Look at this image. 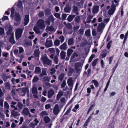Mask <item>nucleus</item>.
<instances>
[{"label": "nucleus", "instance_id": "obj_42", "mask_svg": "<svg viewBox=\"0 0 128 128\" xmlns=\"http://www.w3.org/2000/svg\"><path fill=\"white\" fill-rule=\"evenodd\" d=\"M112 41H110L108 42L106 47L109 50L110 49L111 46V44L112 43Z\"/></svg>", "mask_w": 128, "mask_h": 128}, {"label": "nucleus", "instance_id": "obj_30", "mask_svg": "<svg viewBox=\"0 0 128 128\" xmlns=\"http://www.w3.org/2000/svg\"><path fill=\"white\" fill-rule=\"evenodd\" d=\"M32 93H36L38 92L36 88L34 86H33L32 88Z\"/></svg>", "mask_w": 128, "mask_h": 128}, {"label": "nucleus", "instance_id": "obj_18", "mask_svg": "<svg viewBox=\"0 0 128 128\" xmlns=\"http://www.w3.org/2000/svg\"><path fill=\"white\" fill-rule=\"evenodd\" d=\"M10 28L6 32V34L8 36L9 35L10 36H11V34L13 33L12 32V27L11 26H9Z\"/></svg>", "mask_w": 128, "mask_h": 128}, {"label": "nucleus", "instance_id": "obj_41", "mask_svg": "<svg viewBox=\"0 0 128 128\" xmlns=\"http://www.w3.org/2000/svg\"><path fill=\"white\" fill-rule=\"evenodd\" d=\"M18 106L20 109H22L23 108V104L21 102H19L18 104Z\"/></svg>", "mask_w": 128, "mask_h": 128}, {"label": "nucleus", "instance_id": "obj_36", "mask_svg": "<svg viewBox=\"0 0 128 128\" xmlns=\"http://www.w3.org/2000/svg\"><path fill=\"white\" fill-rule=\"evenodd\" d=\"M73 40L71 38L68 41V44L69 45H71L74 44Z\"/></svg>", "mask_w": 128, "mask_h": 128}, {"label": "nucleus", "instance_id": "obj_31", "mask_svg": "<svg viewBox=\"0 0 128 128\" xmlns=\"http://www.w3.org/2000/svg\"><path fill=\"white\" fill-rule=\"evenodd\" d=\"M40 54V52L38 50L35 51L34 52V55L35 57L39 58Z\"/></svg>", "mask_w": 128, "mask_h": 128}, {"label": "nucleus", "instance_id": "obj_11", "mask_svg": "<svg viewBox=\"0 0 128 128\" xmlns=\"http://www.w3.org/2000/svg\"><path fill=\"white\" fill-rule=\"evenodd\" d=\"M29 109L26 108H24L21 112L22 114L24 116H28L29 113Z\"/></svg>", "mask_w": 128, "mask_h": 128}, {"label": "nucleus", "instance_id": "obj_51", "mask_svg": "<svg viewBox=\"0 0 128 128\" xmlns=\"http://www.w3.org/2000/svg\"><path fill=\"white\" fill-rule=\"evenodd\" d=\"M72 106H71L68 109V110L65 113V114L67 115L70 112L72 108Z\"/></svg>", "mask_w": 128, "mask_h": 128}, {"label": "nucleus", "instance_id": "obj_52", "mask_svg": "<svg viewBox=\"0 0 128 128\" xmlns=\"http://www.w3.org/2000/svg\"><path fill=\"white\" fill-rule=\"evenodd\" d=\"M98 61V59L97 58L96 59L92 64V65L94 66H95L96 64Z\"/></svg>", "mask_w": 128, "mask_h": 128}, {"label": "nucleus", "instance_id": "obj_32", "mask_svg": "<svg viewBox=\"0 0 128 128\" xmlns=\"http://www.w3.org/2000/svg\"><path fill=\"white\" fill-rule=\"evenodd\" d=\"M65 12H70V8L68 6H66L64 9Z\"/></svg>", "mask_w": 128, "mask_h": 128}, {"label": "nucleus", "instance_id": "obj_9", "mask_svg": "<svg viewBox=\"0 0 128 128\" xmlns=\"http://www.w3.org/2000/svg\"><path fill=\"white\" fill-rule=\"evenodd\" d=\"M60 110L59 108V106L58 104H56L54 109L53 112L55 115L58 114L59 113Z\"/></svg>", "mask_w": 128, "mask_h": 128}, {"label": "nucleus", "instance_id": "obj_64", "mask_svg": "<svg viewBox=\"0 0 128 128\" xmlns=\"http://www.w3.org/2000/svg\"><path fill=\"white\" fill-rule=\"evenodd\" d=\"M60 101L62 103H65L66 102L65 98L64 97L62 98L60 100Z\"/></svg>", "mask_w": 128, "mask_h": 128}, {"label": "nucleus", "instance_id": "obj_28", "mask_svg": "<svg viewBox=\"0 0 128 128\" xmlns=\"http://www.w3.org/2000/svg\"><path fill=\"white\" fill-rule=\"evenodd\" d=\"M92 82L94 84V86L96 87L98 86V82L96 80H92Z\"/></svg>", "mask_w": 128, "mask_h": 128}, {"label": "nucleus", "instance_id": "obj_57", "mask_svg": "<svg viewBox=\"0 0 128 128\" xmlns=\"http://www.w3.org/2000/svg\"><path fill=\"white\" fill-rule=\"evenodd\" d=\"M45 107L46 109H49L51 107L50 105V104H46L45 105Z\"/></svg>", "mask_w": 128, "mask_h": 128}, {"label": "nucleus", "instance_id": "obj_16", "mask_svg": "<svg viewBox=\"0 0 128 128\" xmlns=\"http://www.w3.org/2000/svg\"><path fill=\"white\" fill-rule=\"evenodd\" d=\"M54 94V92L53 90H50L48 91V98H51Z\"/></svg>", "mask_w": 128, "mask_h": 128}, {"label": "nucleus", "instance_id": "obj_62", "mask_svg": "<svg viewBox=\"0 0 128 128\" xmlns=\"http://www.w3.org/2000/svg\"><path fill=\"white\" fill-rule=\"evenodd\" d=\"M66 84V82L64 80L63 81L62 83L61 84V86L62 88H63L64 87Z\"/></svg>", "mask_w": 128, "mask_h": 128}, {"label": "nucleus", "instance_id": "obj_47", "mask_svg": "<svg viewBox=\"0 0 128 128\" xmlns=\"http://www.w3.org/2000/svg\"><path fill=\"white\" fill-rule=\"evenodd\" d=\"M95 106V105L94 104L90 106V108L88 110V114L92 110V108L94 107Z\"/></svg>", "mask_w": 128, "mask_h": 128}, {"label": "nucleus", "instance_id": "obj_10", "mask_svg": "<svg viewBox=\"0 0 128 128\" xmlns=\"http://www.w3.org/2000/svg\"><path fill=\"white\" fill-rule=\"evenodd\" d=\"M48 39H46V42L45 43V45L47 48L50 47L52 46V42L51 40H48Z\"/></svg>", "mask_w": 128, "mask_h": 128}, {"label": "nucleus", "instance_id": "obj_26", "mask_svg": "<svg viewBox=\"0 0 128 128\" xmlns=\"http://www.w3.org/2000/svg\"><path fill=\"white\" fill-rule=\"evenodd\" d=\"M4 28H0V36H4Z\"/></svg>", "mask_w": 128, "mask_h": 128}, {"label": "nucleus", "instance_id": "obj_21", "mask_svg": "<svg viewBox=\"0 0 128 128\" xmlns=\"http://www.w3.org/2000/svg\"><path fill=\"white\" fill-rule=\"evenodd\" d=\"M41 69L39 67H36L35 69L34 72L36 74H38L41 72Z\"/></svg>", "mask_w": 128, "mask_h": 128}, {"label": "nucleus", "instance_id": "obj_53", "mask_svg": "<svg viewBox=\"0 0 128 128\" xmlns=\"http://www.w3.org/2000/svg\"><path fill=\"white\" fill-rule=\"evenodd\" d=\"M64 75L63 74H60V76H59L58 78L60 80H62L64 77Z\"/></svg>", "mask_w": 128, "mask_h": 128}, {"label": "nucleus", "instance_id": "obj_39", "mask_svg": "<svg viewBox=\"0 0 128 128\" xmlns=\"http://www.w3.org/2000/svg\"><path fill=\"white\" fill-rule=\"evenodd\" d=\"M46 75V70H42V73L40 75V76L42 77V75Z\"/></svg>", "mask_w": 128, "mask_h": 128}, {"label": "nucleus", "instance_id": "obj_15", "mask_svg": "<svg viewBox=\"0 0 128 128\" xmlns=\"http://www.w3.org/2000/svg\"><path fill=\"white\" fill-rule=\"evenodd\" d=\"M2 77L4 81H6L7 79L10 78L11 76H7L5 74H3L2 75Z\"/></svg>", "mask_w": 128, "mask_h": 128}, {"label": "nucleus", "instance_id": "obj_17", "mask_svg": "<svg viewBox=\"0 0 128 128\" xmlns=\"http://www.w3.org/2000/svg\"><path fill=\"white\" fill-rule=\"evenodd\" d=\"M14 33L11 34V36H10V42L13 44H14L15 43L14 39Z\"/></svg>", "mask_w": 128, "mask_h": 128}, {"label": "nucleus", "instance_id": "obj_35", "mask_svg": "<svg viewBox=\"0 0 128 128\" xmlns=\"http://www.w3.org/2000/svg\"><path fill=\"white\" fill-rule=\"evenodd\" d=\"M44 119L46 123L48 122L50 120V119L48 116L45 117L44 118Z\"/></svg>", "mask_w": 128, "mask_h": 128}, {"label": "nucleus", "instance_id": "obj_29", "mask_svg": "<svg viewBox=\"0 0 128 128\" xmlns=\"http://www.w3.org/2000/svg\"><path fill=\"white\" fill-rule=\"evenodd\" d=\"M62 95V91H60L59 92L58 94L57 95L56 99L58 100L60 97Z\"/></svg>", "mask_w": 128, "mask_h": 128}, {"label": "nucleus", "instance_id": "obj_34", "mask_svg": "<svg viewBox=\"0 0 128 128\" xmlns=\"http://www.w3.org/2000/svg\"><path fill=\"white\" fill-rule=\"evenodd\" d=\"M85 34L88 36H90V29L87 30L85 32Z\"/></svg>", "mask_w": 128, "mask_h": 128}, {"label": "nucleus", "instance_id": "obj_40", "mask_svg": "<svg viewBox=\"0 0 128 128\" xmlns=\"http://www.w3.org/2000/svg\"><path fill=\"white\" fill-rule=\"evenodd\" d=\"M39 80L37 76H35L32 80V82H37Z\"/></svg>", "mask_w": 128, "mask_h": 128}, {"label": "nucleus", "instance_id": "obj_25", "mask_svg": "<svg viewBox=\"0 0 128 128\" xmlns=\"http://www.w3.org/2000/svg\"><path fill=\"white\" fill-rule=\"evenodd\" d=\"M73 52V50L72 49L70 48L68 49L67 50V54L68 56L69 57H70Z\"/></svg>", "mask_w": 128, "mask_h": 128}, {"label": "nucleus", "instance_id": "obj_56", "mask_svg": "<svg viewBox=\"0 0 128 128\" xmlns=\"http://www.w3.org/2000/svg\"><path fill=\"white\" fill-rule=\"evenodd\" d=\"M8 16H4L2 18V20L3 21L8 20Z\"/></svg>", "mask_w": 128, "mask_h": 128}, {"label": "nucleus", "instance_id": "obj_4", "mask_svg": "<svg viewBox=\"0 0 128 128\" xmlns=\"http://www.w3.org/2000/svg\"><path fill=\"white\" fill-rule=\"evenodd\" d=\"M19 1L17 3L15 4V5H16V7L19 11L22 12L23 11V7L22 4V2H23L24 0H19Z\"/></svg>", "mask_w": 128, "mask_h": 128}, {"label": "nucleus", "instance_id": "obj_45", "mask_svg": "<svg viewBox=\"0 0 128 128\" xmlns=\"http://www.w3.org/2000/svg\"><path fill=\"white\" fill-rule=\"evenodd\" d=\"M90 118H89L85 122L84 124L83 125V126L84 127H86L88 126V123L90 121V120H89Z\"/></svg>", "mask_w": 128, "mask_h": 128}, {"label": "nucleus", "instance_id": "obj_5", "mask_svg": "<svg viewBox=\"0 0 128 128\" xmlns=\"http://www.w3.org/2000/svg\"><path fill=\"white\" fill-rule=\"evenodd\" d=\"M37 25L38 27L40 29H43L45 27L44 21L42 20H39L37 22Z\"/></svg>", "mask_w": 128, "mask_h": 128}, {"label": "nucleus", "instance_id": "obj_3", "mask_svg": "<svg viewBox=\"0 0 128 128\" xmlns=\"http://www.w3.org/2000/svg\"><path fill=\"white\" fill-rule=\"evenodd\" d=\"M41 60L43 62L44 64L48 65H50L51 64L52 62L47 57L46 54H44L42 56L41 58Z\"/></svg>", "mask_w": 128, "mask_h": 128}, {"label": "nucleus", "instance_id": "obj_7", "mask_svg": "<svg viewBox=\"0 0 128 128\" xmlns=\"http://www.w3.org/2000/svg\"><path fill=\"white\" fill-rule=\"evenodd\" d=\"M105 25L104 23L102 22L98 25L97 28V31L98 32H102L105 27Z\"/></svg>", "mask_w": 128, "mask_h": 128}, {"label": "nucleus", "instance_id": "obj_13", "mask_svg": "<svg viewBox=\"0 0 128 128\" xmlns=\"http://www.w3.org/2000/svg\"><path fill=\"white\" fill-rule=\"evenodd\" d=\"M68 84L69 86L71 88H72L73 86V82L72 80V79L71 78H69L67 81Z\"/></svg>", "mask_w": 128, "mask_h": 128}, {"label": "nucleus", "instance_id": "obj_8", "mask_svg": "<svg viewBox=\"0 0 128 128\" xmlns=\"http://www.w3.org/2000/svg\"><path fill=\"white\" fill-rule=\"evenodd\" d=\"M46 30L48 32H54L55 31L56 29L52 26H50L46 27Z\"/></svg>", "mask_w": 128, "mask_h": 128}, {"label": "nucleus", "instance_id": "obj_44", "mask_svg": "<svg viewBox=\"0 0 128 128\" xmlns=\"http://www.w3.org/2000/svg\"><path fill=\"white\" fill-rule=\"evenodd\" d=\"M94 56L95 55L94 54H92L89 58L88 60V62H90Z\"/></svg>", "mask_w": 128, "mask_h": 128}, {"label": "nucleus", "instance_id": "obj_58", "mask_svg": "<svg viewBox=\"0 0 128 128\" xmlns=\"http://www.w3.org/2000/svg\"><path fill=\"white\" fill-rule=\"evenodd\" d=\"M46 24L48 25H49L50 24V22L48 18L46 20Z\"/></svg>", "mask_w": 128, "mask_h": 128}, {"label": "nucleus", "instance_id": "obj_38", "mask_svg": "<svg viewBox=\"0 0 128 128\" xmlns=\"http://www.w3.org/2000/svg\"><path fill=\"white\" fill-rule=\"evenodd\" d=\"M48 114V113L45 111H42L40 113L41 116H43L46 115H47Z\"/></svg>", "mask_w": 128, "mask_h": 128}, {"label": "nucleus", "instance_id": "obj_1", "mask_svg": "<svg viewBox=\"0 0 128 128\" xmlns=\"http://www.w3.org/2000/svg\"><path fill=\"white\" fill-rule=\"evenodd\" d=\"M118 5V1L116 0H112L111 7L108 11V13L109 15H111L114 14L116 10V7Z\"/></svg>", "mask_w": 128, "mask_h": 128}, {"label": "nucleus", "instance_id": "obj_43", "mask_svg": "<svg viewBox=\"0 0 128 128\" xmlns=\"http://www.w3.org/2000/svg\"><path fill=\"white\" fill-rule=\"evenodd\" d=\"M58 56H55L54 59V62L56 64H57L58 62Z\"/></svg>", "mask_w": 128, "mask_h": 128}, {"label": "nucleus", "instance_id": "obj_22", "mask_svg": "<svg viewBox=\"0 0 128 128\" xmlns=\"http://www.w3.org/2000/svg\"><path fill=\"white\" fill-rule=\"evenodd\" d=\"M75 16V15H69L67 18L69 22H71L72 20Z\"/></svg>", "mask_w": 128, "mask_h": 128}, {"label": "nucleus", "instance_id": "obj_24", "mask_svg": "<svg viewBox=\"0 0 128 128\" xmlns=\"http://www.w3.org/2000/svg\"><path fill=\"white\" fill-rule=\"evenodd\" d=\"M34 30L36 34H41V33L40 32V31L38 28L36 26L34 27Z\"/></svg>", "mask_w": 128, "mask_h": 128}, {"label": "nucleus", "instance_id": "obj_59", "mask_svg": "<svg viewBox=\"0 0 128 128\" xmlns=\"http://www.w3.org/2000/svg\"><path fill=\"white\" fill-rule=\"evenodd\" d=\"M19 53H21L24 52V50L21 47H19Z\"/></svg>", "mask_w": 128, "mask_h": 128}, {"label": "nucleus", "instance_id": "obj_37", "mask_svg": "<svg viewBox=\"0 0 128 128\" xmlns=\"http://www.w3.org/2000/svg\"><path fill=\"white\" fill-rule=\"evenodd\" d=\"M4 84L6 88L8 89H10V84L8 82H6Z\"/></svg>", "mask_w": 128, "mask_h": 128}, {"label": "nucleus", "instance_id": "obj_61", "mask_svg": "<svg viewBox=\"0 0 128 128\" xmlns=\"http://www.w3.org/2000/svg\"><path fill=\"white\" fill-rule=\"evenodd\" d=\"M49 51L51 53H53L54 52L55 50L54 48H51L48 49Z\"/></svg>", "mask_w": 128, "mask_h": 128}, {"label": "nucleus", "instance_id": "obj_55", "mask_svg": "<svg viewBox=\"0 0 128 128\" xmlns=\"http://www.w3.org/2000/svg\"><path fill=\"white\" fill-rule=\"evenodd\" d=\"M106 54H100V57L102 58H103L105 57L106 56Z\"/></svg>", "mask_w": 128, "mask_h": 128}, {"label": "nucleus", "instance_id": "obj_23", "mask_svg": "<svg viewBox=\"0 0 128 128\" xmlns=\"http://www.w3.org/2000/svg\"><path fill=\"white\" fill-rule=\"evenodd\" d=\"M77 1H79L78 3V5L80 6L81 7H83V4L84 3V1L83 0H76Z\"/></svg>", "mask_w": 128, "mask_h": 128}, {"label": "nucleus", "instance_id": "obj_12", "mask_svg": "<svg viewBox=\"0 0 128 128\" xmlns=\"http://www.w3.org/2000/svg\"><path fill=\"white\" fill-rule=\"evenodd\" d=\"M29 16L28 15H26L24 18V25L26 26L27 24L29 22Z\"/></svg>", "mask_w": 128, "mask_h": 128}, {"label": "nucleus", "instance_id": "obj_54", "mask_svg": "<svg viewBox=\"0 0 128 128\" xmlns=\"http://www.w3.org/2000/svg\"><path fill=\"white\" fill-rule=\"evenodd\" d=\"M24 118L23 117H21L20 118V122L19 123V125H20L22 124V123L24 122Z\"/></svg>", "mask_w": 128, "mask_h": 128}, {"label": "nucleus", "instance_id": "obj_46", "mask_svg": "<svg viewBox=\"0 0 128 128\" xmlns=\"http://www.w3.org/2000/svg\"><path fill=\"white\" fill-rule=\"evenodd\" d=\"M4 108H8L9 107L8 104L6 102H4Z\"/></svg>", "mask_w": 128, "mask_h": 128}, {"label": "nucleus", "instance_id": "obj_49", "mask_svg": "<svg viewBox=\"0 0 128 128\" xmlns=\"http://www.w3.org/2000/svg\"><path fill=\"white\" fill-rule=\"evenodd\" d=\"M80 20V17L79 16H77L75 18V21L77 22H78Z\"/></svg>", "mask_w": 128, "mask_h": 128}, {"label": "nucleus", "instance_id": "obj_14", "mask_svg": "<svg viewBox=\"0 0 128 128\" xmlns=\"http://www.w3.org/2000/svg\"><path fill=\"white\" fill-rule=\"evenodd\" d=\"M99 7L98 6H95L93 8L92 12L94 14L97 13L99 11Z\"/></svg>", "mask_w": 128, "mask_h": 128}, {"label": "nucleus", "instance_id": "obj_19", "mask_svg": "<svg viewBox=\"0 0 128 128\" xmlns=\"http://www.w3.org/2000/svg\"><path fill=\"white\" fill-rule=\"evenodd\" d=\"M67 46L66 44L64 42L60 46V48L61 50H66L67 48Z\"/></svg>", "mask_w": 128, "mask_h": 128}, {"label": "nucleus", "instance_id": "obj_50", "mask_svg": "<svg viewBox=\"0 0 128 128\" xmlns=\"http://www.w3.org/2000/svg\"><path fill=\"white\" fill-rule=\"evenodd\" d=\"M48 19L52 22H53L54 20V18L53 17L52 15L50 16L48 18Z\"/></svg>", "mask_w": 128, "mask_h": 128}, {"label": "nucleus", "instance_id": "obj_20", "mask_svg": "<svg viewBox=\"0 0 128 128\" xmlns=\"http://www.w3.org/2000/svg\"><path fill=\"white\" fill-rule=\"evenodd\" d=\"M61 58L62 59H64L66 56V52L63 51H62L60 53Z\"/></svg>", "mask_w": 128, "mask_h": 128}, {"label": "nucleus", "instance_id": "obj_60", "mask_svg": "<svg viewBox=\"0 0 128 128\" xmlns=\"http://www.w3.org/2000/svg\"><path fill=\"white\" fill-rule=\"evenodd\" d=\"M54 16L56 18H59V19H60V15L59 14H58V13L55 14Z\"/></svg>", "mask_w": 128, "mask_h": 128}, {"label": "nucleus", "instance_id": "obj_2", "mask_svg": "<svg viewBox=\"0 0 128 128\" xmlns=\"http://www.w3.org/2000/svg\"><path fill=\"white\" fill-rule=\"evenodd\" d=\"M11 10L10 16L11 17L14 16V20L18 22L20 21L21 19L20 14L18 13H16L14 8H12Z\"/></svg>", "mask_w": 128, "mask_h": 128}, {"label": "nucleus", "instance_id": "obj_33", "mask_svg": "<svg viewBox=\"0 0 128 128\" xmlns=\"http://www.w3.org/2000/svg\"><path fill=\"white\" fill-rule=\"evenodd\" d=\"M60 41L58 39L55 40L54 42V44L57 46H58L60 44Z\"/></svg>", "mask_w": 128, "mask_h": 128}, {"label": "nucleus", "instance_id": "obj_63", "mask_svg": "<svg viewBox=\"0 0 128 128\" xmlns=\"http://www.w3.org/2000/svg\"><path fill=\"white\" fill-rule=\"evenodd\" d=\"M38 92L36 93L32 94H33V96L34 98H38Z\"/></svg>", "mask_w": 128, "mask_h": 128}, {"label": "nucleus", "instance_id": "obj_48", "mask_svg": "<svg viewBox=\"0 0 128 128\" xmlns=\"http://www.w3.org/2000/svg\"><path fill=\"white\" fill-rule=\"evenodd\" d=\"M38 15L41 18H42L44 16V13L42 11L40 12L38 14Z\"/></svg>", "mask_w": 128, "mask_h": 128}, {"label": "nucleus", "instance_id": "obj_27", "mask_svg": "<svg viewBox=\"0 0 128 128\" xmlns=\"http://www.w3.org/2000/svg\"><path fill=\"white\" fill-rule=\"evenodd\" d=\"M18 115V112H17L13 110L12 112L11 115V116H13L14 117H16Z\"/></svg>", "mask_w": 128, "mask_h": 128}, {"label": "nucleus", "instance_id": "obj_6", "mask_svg": "<svg viewBox=\"0 0 128 128\" xmlns=\"http://www.w3.org/2000/svg\"><path fill=\"white\" fill-rule=\"evenodd\" d=\"M23 29L18 28L16 30V38H18L21 36Z\"/></svg>", "mask_w": 128, "mask_h": 128}]
</instances>
